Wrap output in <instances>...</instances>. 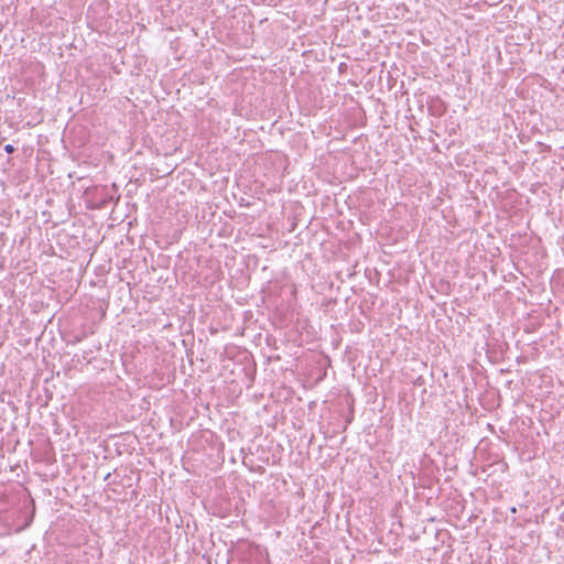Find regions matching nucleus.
Wrapping results in <instances>:
<instances>
[{
    "instance_id": "1",
    "label": "nucleus",
    "mask_w": 564,
    "mask_h": 564,
    "mask_svg": "<svg viewBox=\"0 0 564 564\" xmlns=\"http://www.w3.org/2000/svg\"><path fill=\"white\" fill-rule=\"evenodd\" d=\"M4 151L8 153V154H11L15 151L14 147L12 144H7L4 147Z\"/></svg>"
},
{
    "instance_id": "2",
    "label": "nucleus",
    "mask_w": 564,
    "mask_h": 564,
    "mask_svg": "<svg viewBox=\"0 0 564 564\" xmlns=\"http://www.w3.org/2000/svg\"><path fill=\"white\" fill-rule=\"evenodd\" d=\"M107 199H102L100 204H98V208H102L107 204Z\"/></svg>"
},
{
    "instance_id": "3",
    "label": "nucleus",
    "mask_w": 564,
    "mask_h": 564,
    "mask_svg": "<svg viewBox=\"0 0 564 564\" xmlns=\"http://www.w3.org/2000/svg\"><path fill=\"white\" fill-rule=\"evenodd\" d=\"M109 477H110V474H107V475L105 476V480H108V479H109Z\"/></svg>"
}]
</instances>
